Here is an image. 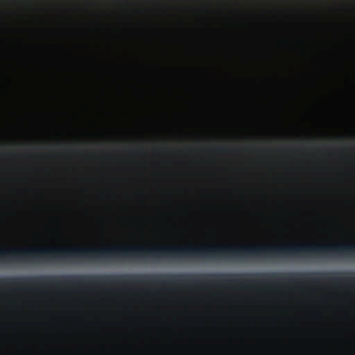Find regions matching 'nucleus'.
Returning a JSON list of instances; mask_svg holds the SVG:
<instances>
[{
    "label": "nucleus",
    "instance_id": "obj_1",
    "mask_svg": "<svg viewBox=\"0 0 355 355\" xmlns=\"http://www.w3.org/2000/svg\"><path fill=\"white\" fill-rule=\"evenodd\" d=\"M355 257L354 243L206 245V259L302 257Z\"/></svg>",
    "mask_w": 355,
    "mask_h": 355
},
{
    "label": "nucleus",
    "instance_id": "obj_2",
    "mask_svg": "<svg viewBox=\"0 0 355 355\" xmlns=\"http://www.w3.org/2000/svg\"><path fill=\"white\" fill-rule=\"evenodd\" d=\"M219 151L220 152H223V153H228L230 152V149L226 148V147H224V148H219Z\"/></svg>",
    "mask_w": 355,
    "mask_h": 355
}]
</instances>
